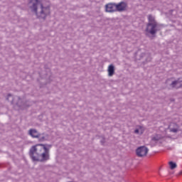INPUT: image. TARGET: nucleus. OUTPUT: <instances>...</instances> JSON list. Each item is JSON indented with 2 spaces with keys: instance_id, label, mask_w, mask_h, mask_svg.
<instances>
[{
  "instance_id": "7ed1b4c3",
  "label": "nucleus",
  "mask_w": 182,
  "mask_h": 182,
  "mask_svg": "<svg viewBox=\"0 0 182 182\" xmlns=\"http://www.w3.org/2000/svg\"><path fill=\"white\" fill-rule=\"evenodd\" d=\"M149 19V23L147 24L146 27V32H149V33H151V35H154L156 32H157V22L154 20V17L153 16L149 15L148 16Z\"/></svg>"
},
{
  "instance_id": "39448f33",
  "label": "nucleus",
  "mask_w": 182,
  "mask_h": 182,
  "mask_svg": "<svg viewBox=\"0 0 182 182\" xmlns=\"http://www.w3.org/2000/svg\"><path fill=\"white\" fill-rule=\"evenodd\" d=\"M136 153L138 157H146L149 153V149L146 146H140L136 149Z\"/></svg>"
},
{
  "instance_id": "6e6552de",
  "label": "nucleus",
  "mask_w": 182,
  "mask_h": 182,
  "mask_svg": "<svg viewBox=\"0 0 182 182\" xmlns=\"http://www.w3.org/2000/svg\"><path fill=\"white\" fill-rule=\"evenodd\" d=\"M105 11L106 12H116V4H108L105 6Z\"/></svg>"
},
{
  "instance_id": "1a4fd4ad",
  "label": "nucleus",
  "mask_w": 182,
  "mask_h": 182,
  "mask_svg": "<svg viewBox=\"0 0 182 182\" xmlns=\"http://www.w3.org/2000/svg\"><path fill=\"white\" fill-rule=\"evenodd\" d=\"M172 87H176V89H178V87H181L182 86V81H180V80L177 81H174L171 84Z\"/></svg>"
},
{
  "instance_id": "20e7f679",
  "label": "nucleus",
  "mask_w": 182,
  "mask_h": 182,
  "mask_svg": "<svg viewBox=\"0 0 182 182\" xmlns=\"http://www.w3.org/2000/svg\"><path fill=\"white\" fill-rule=\"evenodd\" d=\"M164 134H166V129L160 128L159 130L157 131V133L151 136V141L157 143V141L163 140V139H164Z\"/></svg>"
},
{
  "instance_id": "9b49d317",
  "label": "nucleus",
  "mask_w": 182,
  "mask_h": 182,
  "mask_svg": "<svg viewBox=\"0 0 182 182\" xmlns=\"http://www.w3.org/2000/svg\"><path fill=\"white\" fill-rule=\"evenodd\" d=\"M134 133L136 134H143V133H144V128H143V127H140L139 129H135Z\"/></svg>"
},
{
  "instance_id": "0eeeda50",
  "label": "nucleus",
  "mask_w": 182,
  "mask_h": 182,
  "mask_svg": "<svg viewBox=\"0 0 182 182\" xmlns=\"http://www.w3.org/2000/svg\"><path fill=\"white\" fill-rule=\"evenodd\" d=\"M117 11L119 12H122V11H126L127 8V4L126 2L122 1L117 4H116Z\"/></svg>"
},
{
  "instance_id": "ddd939ff",
  "label": "nucleus",
  "mask_w": 182,
  "mask_h": 182,
  "mask_svg": "<svg viewBox=\"0 0 182 182\" xmlns=\"http://www.w3.org/2000/svg\"><path fill=\"white\" fill-rule=\"evenodd\" d=\"M170 132H172V133H177L178 132V128H170Z\"/></svg>"
},
{
  "instance_id": "423d86ee",
  "label": "nucleus",
  "mask_w": 182,
  "mask_h": 182,
  "mask_svg": "<svg viewBox=\"0 0 182 182\" xmlns=\"http://www.w3.org/2000/svg\"><path fill=\"white\" fill-rule=\"evenodd\" d=\"M28 133L31 137L35 139H39L40 137L41 140H46V138L45 136H42V135L39 134L36 129H30Z\"/></svg>"
},
{
  "instance_id": "f03ea898",
  "label": "nucleus",
  "mask_w": 182,
  "mask_h": 182,
  "mask_svg": "<svg viewBox=\"0 0 182 182\" xmlns=\"http://www.w3.org/2000/svg\"><path fill=\"white\" fill-rule=\"evenodd\" d=\"M30 4H33V5L31 6V9L33 12H35L37 16H38V9H40L39 18H43L44 19V18H46V15L50 14L49 6L44 7L43 4H42L41 1H38V0H30Z\"/></svg>"
},
{
  "instance_id": "9d476101",
  "label": "nucleus",
  "mask_w": 182,
  "mask_h": 182,
  "mask_svg": "<svg viewBox=\"0 0 182 182\" xmlns=\"http://www.w3.org/2000/svg\"><path fill=\"white\" fill-rule=\"evenodd\" d=\"M108 75H109V76H113V75H114V65H109Z\"/></svg>"
},
{
  "instance_id": "f8f14e48",
  "label": "nucleus",
  "mask_w": 182,
  "mask_h": 182,
  "mask_svg": "<svg viewBox=\"0 0 182 182\" xmlns=\"http://www.w3.org/2000/svg\"><path fill=\"white\" fill-rule=\"evenodd\" d=\"M168 164L171 170H174V168H177V164L173 161H170Z\"/></svg>"
},
{
  "instance_id": "f257e3e1",
  "label": "nucleus",
  "mask_w": 182,
  "mask_h": 182,
  "mask_svg": "<svg viewBox=\"0 0 182 182\" xmlns=\"http://www.w3.org/2000/svg\"><path fill=\"white\" fill-rule=\"evenodd\" d=\"M30 156L33 161H38L39 156L41 157L42 160H48L49 159V149L43 144H36L31 147Z\"/></svg>"
}]
</instances>
